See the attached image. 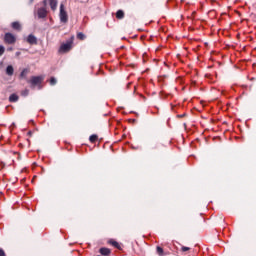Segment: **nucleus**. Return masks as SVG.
Segmentation results:
<instances>
[{
    "mask_svg": "<svg viewBox=\"0 0 256 256\" xmlns=\"http://www.w3.org/2000/svg\"><path fill=\"white\" fill-rule=\"evenodd\" d=\"M12 28H14L16 31H21V24L19 22H13Z\"/></svg>",
    "mask_w": 256,
    "mask_h": 256,
    "instance_id": "4468645a",
    "label": "nucleus"
},
{
    "mask_svg": "<svg viewBox=\"0 0 256 256\" xmlns=\"http://www.w3.org/2000/svg\"><path fill=\"white\" fill-rule=\"evenodd\" d=\"M48 3L53 11H57V5L59 4L57 0H48Z\"/></svg>",
    "mask_w": 256,
    "mask_h": 256,
    "instance_id": "0eeeda50",
    "label": "nucleus"
},
{
    "mask_svg": "<svg viewBox=\"0 0 256 256\" xmlns=\"http://www.w3.org/2000/svg\"><path fill=\"white\" fill-rule=\"evenodd\" d=\"M7 51H13V47H8Z\"/></svg>",
    "mask_w": 256,
    "mask_h": 256,
    "instance_id": "5701e85b",
    "label": "nucleus"
},
{
    "mask_svg": "<svg viewBox=\"0 0 256 256\" xmlns=\"http://www.w3.org/2000/svg\"><path fill=\"white\" fill-rule=\"evenodd\" d=\"M109 244L115 247L116 249H121V245L118 244V242L115 240H109Z\"/></svg>",
    "mask_w": 256,
    "mask_h": 256,
    "instance_id": "ddd939ff",
    "label": "nucleus"
},
{
    "mask_svg": "<svg viewBox=\"0 0 256 256\" xmlns=\"http://www.w3.org/2000/svg\"><path fill=\"white\" fill-rule=\"evenodd\" d=\"M13 73H15V69L13 68V66L8 65L6 67V75H8V77H13Z\"/></svg>",
    "mask_w": 256,
    "mask_h": 256,
    "instance_id": "6e6552de",
    "label": "nucleus"
},
{
    "mask_svg": "<svg viewBox=\"0 0 256 256\" xmlns=\"http://www.w3.org/2000/svg\"><path fill=\"white\" fill-rule=\"evenodd\" d=\"M156 251H157V253H158L159 256H163V255H164L163 249H162L160 246H158V247L156 248Z\"/></svg>",
    "mask_w": 256,
    "mask_h": 256,
    "instance_id": "f3484780",
    "label": "nucleus"
},
{
    "mask_svg": "<svg viewBox=\"0 0 256 256\" xmlns=\"http://www.w3.org/2000/svg\"><path fill=\"white\" fill-rule=\"evenodd\" d=\"M38 19H45L47 17V9L45 7L37 10Z\"/></svg>",
    "mask_w": 256,
    "mask_h": 256,
    "instance_id": "39448f33",
    "label": "nucleus"
},
{
    "mask_svg": "<svg viewBox=\"0 0 256 256\" xmlns=\"http://www.w3.org/2000/svg\"><path fill=\"white\" fill-rule=\"evenodd\" d=\"M97 139H98L97 135L93 134L90 136L89 141H90V143H95V141H97Z\"/></svg>",
    "mask_w": 256,
    "mask_h": 256,
    "instance_id": "2eb2a0df",
    "label": "nucleus"
},
{
    "mask_svg": "<svg viewBox=\"0 0 256 256\" xmlns=\"http://www.w3.org/2000/svg\"><path fill=\"white\" fill-rule=\"evenodd\" d=\"M28 91L26 90V92H24L25 95H27Z\"/></svg>",
    "mask_w": 256,
    "mask_h": 256,
    "instance_id": "393cba45",
    "label": "nucleus"
},
{
    "mask_svg": "<svg viewBox=\"0 0 256 256\" xmlns=\"http://www.w3.org/2000/svg\"><path fill=\"white\" fill-rule=\"evenodd\" d=\"M34 0H30V3H33Z\"/></svg>",
    "mask_w": 256,
    "mask_h": 256,
    "instance_id": "bb28decb",
    "label": "nucleus"
},
{
    "mask_svg": "<svg viewBox=\"0 0 256 256\" xmlns=\"http://www.w3.org/2000/svg\"><path fill=\"white\" fill-rule=\"evenodd\" d=\"M29 73V69L24 68L21 73H20V78L21 79H27V74Z\"/></svg>",
    "mask_w": 256,
    "mask_h": 256,
    "instance_id": "9d476101",
    "label": "nucleus"
},
{
    "mask_svg": "<svg viewBox=\"0 0 256 256\" xmlns=\"http://www.w3.org/2000/svg\"><path fill=\"white\" fill-rule=\"evenodd\" d=\"M73 47V42H67L61 44L58 53H69V50Z\"/></svg>",
    "mask_w": 256,
    "mask_h": 256,
    "instance_id": "7ed1b4c3",
    "label": "nucleus"
},
{
    "mask_svg": "<svg viewBox=\"0 0 256 256\" xmlns=\"http://www.w3.org/2000/svg\"><path fill=\"white\" fill-rule=\"evenodd\" d=\"M21 55V52H16V57H19Z\"/></svg>",
    "mask_w": 256,
    "mask_h": 256,
    "instance_id": "b1692460",
    "label": "nucleus"
},
{
    "mask_svg": "<svg viewBox=\"0 0 256 256\" xmlns=\"http://www.w3.org/2000/svg\"><path fill=\"white\" fill-rule=\"evenodd\" d=\"M77 39H80L81 41H83L85 39V34H83L82 32H79L77 34Z\"/></svg>",
    "mask_w": 256,
    "mask_h": 256,
    "instance_id": "dca6fc26",
    "label": "nucleus"
},
{
    "mask_svg": "<svg viewBox=\"0 0 256 256\" xmlns=\"http://www.w3.org/2000/svg\"><path fill=\"white\" fill-rule=\"evenodd\" d=\"M43 79V76H32L29 83L32 87H35V85H41L43 83Z\"/></svg>",
    "mask_w": 256,
    "mask_h": 256,
    "instance_id": "20e7f679",
    "label": "nucleus"
},
{
    "mask_svg": "<svg viewBox=\"0 0 256 256\" xmlns=\"http://www.w3.org/2000/svg\"><path fill=\"white\" fill-rule=\"evenodd\" d=\"M28 91L26 90V92H24L25 95H27Z\"/></svg>",
    "mask_w": 256,
    "mask_h": 256,
    "instance_id": "a878e982",
    "label": "nucleus"
},
{
    "mask_svg": "<svg viewBox=\"0 0 256 256\" xmlns=\"http://www.w3.org/2000/svg\"><path fill=\"white\" fill-rule=\"evenodd\" d=\"M17 38H15V35H13L12 33H6L4 35V42L7 43L8 45H13L14 43H16Z\"/></svg>",
    "mask_w": 256,
    "mask_h": 256,
    "instance_id": "f03ea898",
    "label": "nucleus"
},
{
    "mask_svg": "<svg viewBox=\"0 0 256 256\" xmlns=\"http://www.w3.org/2000/svg\"><path fill=\"white\" fill-rule=\"evenodd\" d=\"M43 5H44V7L47 6V0H43Z\"/></svg>",
    "mask_w": 256,
    "mask_h": 256,
    "instance_id": "4be33fe9",
    "label": "nucleus"
},
{
    "mask_svg": "<svg viewBox=\"0 0 256 256\" xmlns=\"http://www.w3.org/2000/svg\"><path fill=\"white\" fill-rule=\"evenodd\" d=\"M100 254L101 255H110L111 254V250L109 248H101L100 249Z\"/></svg>",
    "mask_w": 256,
    "mask_h": 256,
    "instance_id": "9b49d317",
    "label": "nucleus"
},
{
    "mask_svg": "<svg viewBox=\"0 0 256 256\" xmlns=\"http://www.w3.org/2000/svg\"><path fill=\"white\" fill-rule=\"evenodd\" d=\"M0 256H5V251L3 249H0Z\"/></svg>",
    "mask_w": 256,
    "mask_h": 256,
    "instance_id": "412c9836",
    "label": "nucleus"
},
{
    "mask_svg": "<svg viewBox=\"0 0 256 256\" xmlns=\"http://www.w3.org/2000/svg\"><path fill=\"white\" fill-rule=\"evenodd\" d=\"M182 251L185 253L186 251H189L191 248L187 247V246H182Z\"/></svg>",
    "mask_w": 256,
    "mask_h": 256,
    "instance_id": "aec40b11",
    "label": "nucleus"
},
{
    "mask_svg": "<svg viewBox=\"0 0 256 256\" xmlns=\"http://www.w3.org/2000/svg\"><path fill=\"white\" fill-rule=\"evenodd\" d=\"M27 43H29L30 45H37V37H35V35L33 34L28 35Z\"/></svg>",
    "mask_w": 256,
    "mask_h": 256,
    "instance_id": "423d86ee",
    "label": "nucleus"
},
{
    "mask_svg": "<svg viewBox=\"0 0 256 256\" xmlns=\"http://www.w3.org/2000/svg\"><path fill=\"white\" fill-rule=\"evenodd\" d=\"M49 83L50 85H57V79H55V77H51Z\"/></svg>",
    "mask_w": 256,
    "mask_h": 256,
    "instance_id": "a211bd4d",
    "label": "nucleus"
},
{
    "mask_svg": "<svg viewBox=\"0 0 256 256\" xmlns=\"http://www.w3.org/2000/svg\"><path fill=\"white\" fill-rule=\"evenodd\" d=\"M59 17L61 23H67V21H69V15H67V11L65 10V5L63 3L60 4Z\"/></svg>",
    "mask_w": 256,
    "mask_h": 256,
    "instance_id": "f257e3e1",
    "label": "nucleus"
},
{
    "mask_svg": "<svg viewBox=\"0 0 256 256\" xmlns=\"http://www.w3.org/2000/svg\"><path fill=\"white\" fill-rule=\"evenodd\" d=\"M5 53V46L0 45V57Z\"/></svg>",
    "mask_w": 256,
    "mask_h": 256,
    "instance_id": "6ab92c4d",
    "label": "nucleus"
},
{
    "mask_svg": "<svg viewBox=\"0 0 256 256\" xmlns=\"http://www.w3.org/2000/svg\"><path fill=\"white\" fill-rule=\"evenodd\" d=\"M123 17H125V12H123V10H118L116 12V19H123Z\"/></svg>",
    "mask_w": 256,
    "mask_h": 256,
    "instance_id": "f8f14e48",
    "label": "nucleus"
},
{
    "mask_svg": "<svg viewBox=\"0 0 256 256\" xmlns=\"http://www.w3.org/2000/svg\"><path fill=\"white\" fill-rule=\"evenodd\" d=\"M10 103H17L19 101V96L17 94H11L9 96Z\"/></svg>",
    "mask_w": 256,
    "mask_h": 256,
    "instance_id": "1a4fd4ad",
    "label": "nucleus"
}]
</instances>
